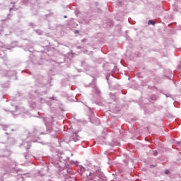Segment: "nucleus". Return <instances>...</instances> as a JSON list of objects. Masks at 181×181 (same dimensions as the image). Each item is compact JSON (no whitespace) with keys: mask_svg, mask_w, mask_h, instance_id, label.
<instances>
[{"mask_svg":"<svg viewBox=\"0 0 181 181\" xmlns=\"http://www.w3.org/2000/svg\"><path fill=\"white\" fill-rule=\"evenodd\" d=\"M155 22L152 21H148V25H155Z\"/></svg>","mask_w":181,"mask_h":181,"instance_id":"nucleus-1","label":"nucleus"},{"mask_svg":"<svg viewBox=\"0 0 181 181\" xmlns=\"http://www.w3.org/2000/svg\"><path fill=\"white\" fill-rule=\"evenodd\" d=\"M165 173L166 175H169L170 173V171H169V170H167L165 171Z\"/></svg>","mask_w":181,"mask_h":181,"instance_id":"nucleus-2","label":"nucleus"},{"mask_svg":"<svg viewBox=\"0 0 181 181\" xmlns=\"http://www.w3.org/2000/svg\"><path fill=\"white\" fill-rule=\"evenodd\" d=\"M83 173H86V177H88V176H90V173H89L88 175L87 174V171H85Z\"/></svg>","mask_w":181,"mask_h":181,"instance_id":"nucleus-3","label":"nucleus"}]
</instances>
